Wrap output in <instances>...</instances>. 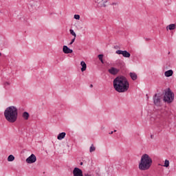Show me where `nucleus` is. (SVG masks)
I'll return each mask as SVG.
<instances>
[{
    "instance_id": "1",
    "label": "nucleus",
    "mask_w": 176,
    "mask_h": 176,
    "mask_svg": "<svg viewBox=\"0 0 176 176\" xmlns=\"http://www.w3.org/2000/svg\"><path fill=\"white\" fill-rule=\"evenodd\" d=\"M115 90L118 93H126L130 87V83L127 78L124 76H118L113 81Z\"/></svg>"
},
{
    "instance_id": "2",
    "label": "nucleus",
    "mask_w": 176,
    "mask_h": 176,
    "mask_svg": "<svg viewBox=\"0 0 176 176\" xmlns=\"http://www.w3.org/2000/svg\"><path fill=\"white\" fill-rule=\"evenodd\" d=\"M4 117L9 123L16 122L17 121V118H19V111L17 110V107L14 106L7 107L4 111Z\"/></svg>"
},
{
    "instance_id": "3",
    "label": "nucleus",
    "mask_w": 176,
    "mask_h": 176,
    "mask_svg": "<svg viewBox=\"0 0 176 176\" xmlns=\"http://www.w3.org/2000/svg\"><path fill=\"white\" fill-rule=\"evenodd\" d=\"M153 160L148 154H143L139 161L138 168L140 171H148L152 167Z\"/></svg>"
},
{
    "instance_id": "4",
    "label": "nucleus",
    "mask_w": 176,
    "mask_h": 176,
    "mask_svg": "<svg viewBox=\"0 0 176 176\" xmlns=\"http://www.w3.org/2000/svg\"><path fill=\"white\" fill-rule=\"evenodd\" d=\"M163 100L165 102H168V104H171L174 101V93L171 91L170 88L165 91Z\"/></svg>"
},
{
    "instance_id": "5",
    "label": "nucleus",
    "mask_w": 176,
    "mask_h": 176,
    "mask_svg": "<svg viewBox=\"0 0 176 176\" xmlns=\"http://www.w3.org/2000/svg\"><path fill=\"white\" fill-rule=\"evenodd\" d=\"M153 101H154L155 105H157V107H159V105L162 104V95L159 94H155L153 98Z\"/></svg>"
},
{
    "instance_id": "6",
    "label": "nucleus",
    "mask_w": 176,
    "mask_h": 176,
    "mask_svg": "<svg viewBox=\"0 0 176 176\" xmlns=\"http://www.w3.org/2000/svg\"><path fill=\"white\" fill-rule=\"evenodd\" d=\"M35 162H36V156L34 154H32L26 159V163H28V164H32V163H35Z\"/></svg>"
},
{
    "instance_id": "7",
    "label": "nucleus",
    "mask_w": 176,
    "mask_h": 176,
    "mask_svg": "<svg viewBox=\"0 0 176 176\" xmlns=\"http://www.w3.org/2000/svg\"><path fill=\"white\" fill-rule=\"evenodd\" d=\"M96 3H98V6L99 8H107L108 3V0H102L99 1L98 0H96Z\"/></svg>"
},
{
    "instance_id": "8",
    "label": "nucleus",
    "mask_w": 176,
    "mask_h": 176,
    "mask_svg": "<svg viewBox=\"0 0 176 176\" xmlns=\"http://www.w3.org/2000/svg\"><path fill=\"white\" fill-rule=\"evenodd\" d=\"M116 54H122V55L123 56V57H125V58H129L131 56V54H130L129 53V52H127V51H126V50H124V51L117 50V51L116 52Z\"/></svg>"
},
{
    "instance_id": "9",
    "label": "nucleus",
    "mask_w": 176,
    "mask_h": 176,
    "mask_svg": "<svg viewBox=\"0 0 176 176\" xmlns=\"http://www.w3.org/2000/svg\"><path fill=\"white\" fill-rule=\"evenodd\" d=\"M74 176H83V171L79 168H74L73 170Z\"/></svg>"
},
{
    "instance_id": "10",
    "label": "nucleus",
    "mask_w": 176,
    "mask_h": 176,
    "mask_svg": "<svg viewBox=\"0 0 176 176\" xmlns=\"http://www.w3.org/2000/svg\"><path fill=\"white\" fill-rule=\"evenodd\" d=\"M120 71V70L119 69L111 67L110 69H109L108 72L110 73L111 75H118Z\"/></svg>"
},
{
    "instance_id": "11",
    "label": "nucleus",
    "mask_w": 176,
    "mask_h": 176,
    "mask_svg": "<svg viewBox=\"0 0 176 176\" xmlns=\"http://www.w3.org/2000/svg\"><path fill=\"white\" fill-rule=\"evenodd\" d=\"M63 52L65 53V54H71V53L74 52V50H71L67 45H63Z\"/></svg>"
},
{
    "instance_id": "12",
    "label": "nucleus",
    "mask_w": 176,
    "mask_h": 176,
    "mask_svg": "<svg viewBox=\"0 0 176 176\" xmlns=\"http://www.w3.org/2000/svg\"><path fill=\"white\" fill-rule=\"evenodd\" d=\"M80 65L82 67L81 72H85V71H86V69H87V65H86V63L82 60L80 62Z\"/></svg>"
},
{
    "instance_id": "13",
    "label": "nucleus",
    "mask_w": 176,
    "mask_h": 176,
    "mask_svg": "<svg viewBox=\"0 0 176 176\" xmlns=\"http://www.w3.org/2000/svg\"><path fill=\"white\" fill-rule=\"evenodd\" d=\"M175 29H176L175 23H171L166 27L167 31H168V30L169 31H173V30H175Z\"/></svg>"
},
{
    "instance_id": "14",
    "label": "nucleus",
    "mask_w": 176,
    "mask_h": 176,
    "mask_svg": "<svg viewBox=\"0 0 176 176\" xmlns=\"http://www.w3.org/2000/svg\"><path fill=\"white\" fill-rule=\"evenodd\" d=\"M174 74V72L173 70L170 69L164 72V76L166 78H170V76H173V74Z\"/></svg>"
},
{
    "instance_id": "15",
    "label": "nucleus",
    "mask_w": 176,
    "mask_h": 176,
    "mask_svg": "<svg viewBox=\"0 0 176 176\" xmlns=\"http://www.w3.org/2000/svg\"><path fill=\"white\" fill-rule=\"evenodd\" d=\"M65 135H67V133H65V132H62L58 135L57 138L61 141V140H64V138H65Z\"/></svg>"
},
{
    "instance_id": "16",
    "label": "nucleus",
    "mask_w": 176,
    "mask_h": 176,
    "mask_svg": "<svg viewBox=\"0 0 176 176\" xmlns=\"http://www.w3.org/2000/svg\"><path fill=\"white\" fill-rule=\"evenodd\" d=\"M22 118L24 119V120H28L30 119V113L27 111H24L22 113Z\"/></svg>"
},
{
    "instance_id": "17",
    "label": "nucleus",
    "mask_w": 176,
    "mask_h": 176,
    "mask_svg": "<svg viewBox=\"0 0 176 176\" xmlns=\"http://www.w3.org/2000/svg\"><path fill=\"white\" fill-rule=\"evenodd\" d=\"M131 78L132 79V80H137L138 76H137V74L134 73V72H131L129 74Z\"/></svg>"
},
{
    "instance_id": "18",
    "label": "nucleus",
    "mask_w": 176,
    "mask_h": 176,
    "mask_svg": "<svg viewBox=\"0 0 176 176\" xmlns=\"http://www.w3.org/2000/svg\"><path fill=\"white\" fill-rule=\"evenodd\" d=\"M3 87L6 89V90H9L10 88V82L6 81L3 82Z\"/></svg>"
},
{
    "instance_id": "19",
    "label": "nucleus",
    "mask_w": 176,
    "mask_h": 176,
    "mask_svg": "<svg viewBox=\"0 0 176 176\" xmlns=\"http://www.w3.org/2000/svg\"><path fill=\"white\" fill-rule=\"evenodd\" d=\"M14 160V155H10L8 157V162H13Z\"/></svg>"
},
{
    "instance_id": "20",
    "label": "nucleus",
    "mask_w": 176,
    "mask_h": 176,
    "mask_svg": "<svg viewBox=\"0 0 176 176\" xmlns=\"http://www.w3.org/2000/svg\"><path fill=\"white\" fill-rule=\"evenodd\" d=\"M96 151V147L94 146V144H91V146L89 148V152L91 153L92 152H94Z\"/></svg>"
},
{
    "instance_id": "21",
    "label": "nucleus",
    "mask_w": 176,
    "mask_h": 176,
    "mask_svg": "<svg viewBox=\"0 0 176 176\" xmlns=\"http://www.w3.org/2000/svg\"><path fill=\"white\" fill-rule=\"evenodd\" d=\"M69 32L71 34V35H72L73 36H74V38H76V33H75V32L74 31V30L70 29L69 30Z\"/></svg>"
},
{
    "instance_id": "22",
    "label": "nucleus",
    "mask_w": 176,
    "mask_h": 176,
    "mask_svg": "<svg viewBox=\"0 0 176 176\" xmlns=\"http://www.w3.org/2000/svg\"><path fill=\"white\" fill-rule=\"evenodd\" d=\"M98 57L100 61H101L102 64H104V60H102V58H103V57H104V55H102V54H99V55L98 56Z\"/></svg>"
},
{
    "instance_id": "23",
    "label": "nucleus",
    "mask_w": 176,
    "mask_h": 176,
    "mask_svg": "<svg viewBox=\"0 0 176 176\" xmlns=\"http://www.w3.org/2000/svg\"><path fill=\"white\" fill-rule=\"evenodd\" d=\"M170 166V161L168 160H165L164 165H163L164 167H168Z\"/></svg>"
},
{
    "instance_id": "24",
    "label": "nucleus",
    "mask_w": 176,
    "mask_h": 176,
    "mask_svg": "<svg viewBox=\"0 0 176 176\" xmlns=\"http://www.w3.org/2000/svg\"><path fill=\"white\" fill-rule=\"evenodd\" d=\"M74 19H75L76 20H80V15H79V14H74Z\"/></svg>"
},
{
    "instance_id": "25",
    "label": "nucleus",
    "mask_w": 176,
    "mask_h": 176,
    "mask_svg": "<svg viewBox=\"0 0 176 176\" xmlns=\"http://www.w3.org/2000/svg\"><path fill=\"white\" fill-rule=\"evenodd\" d=\"M111 6H119V3L118 2H113L111 3Z\"/></svg>"
},
{
    "instance_id": "26",
    "label": "nucleus",
    "mask_w": 176,
    "mask_h": 176,
    "mask_svg": "<svg viewBox=\"0 0 176 176\" xmlns=\"http://www.w3.org/2000/svg\"><path fill=\"white\" fill-rule=\"evenodd\" d=\"M75 39H76V38H74L73 39H72L71 42L69 43V45H72V43H74V42H75Z\"/></svg>"
},
{
    "instance_id": "27",
    "label": "nucleus",
    "mask_w": 176,
    "mask_h": 176,
    "mask_svg": "<svg viewBox=\"0 0 176 176\" xmlns=\"http://www.w3.org/2000/svg\"><path fill=\"white\" fill-rule=\"evenodd\" d=\"M84 176H91V175H90V174H89V173H85V174L84 175Z\"/></svg>"
},
{
    "instance_id": "28",
    "label": "nucleus",
    "mask_w": 176,
    "mask_h": 176,
    "mask_svg": "<svg viewBox=\"0 0 176 176\" xmlns=\"http://www.w3.org/2000/svg\"><path fill=\"white\" fill-rule=\"evenodd\" d=\"M109 134H113V131L110 132Z\"/></svg>"
},
{
    "instance_id": "29",
    "label": "nucleus",
    "mask_w": 176,
    "mask_h": 176,
    "mask_svg": "<svg viewBox=\"0 0 176 176\" xmlns=\"http://www.w3.org/2000/svg\"><path fill=\"white\" fill-rule=\"evenodd\" d=\"M0 57H2V53L0 52Z\"/></svg>"
},
{
    "instance_id": "30",
    "label": "nucleus",
    "mask_w": 176,
    "mask_h": 176,
    "mask_svg": "<svg viewBox=\"0 0 176 176\" xmlns=\"http://www.w3.org/2000/svg\"><path fill=\"white\" fill-rule=\"evenodd\" d=\"M90 87H93V85L91 84V85H90Z\"/></svg>"
},
{
    "instance_id": "31",
    "label": "nucleus",
    "mask_w": 176,
    "mask_h": 176,
    "mask_svg": "<svg viewBox=\"0 0 176 176\" xmlns=\"http://www.w3.org/2000/svg\"><path fill=\"white\" fill-rule=\"evenodd\" d=\"M82 164H83V162H81V163H80V165H81V166H82Z\"/></svg>"
},
{
    "instance_id": "32",
    "label": "nucleus",
    "mask_w": 176,
    "mask_h": 176,
    "mask_svg": "<svg viewBox=\"0 0 176 176\" xmlns=\"http://www.w3.org/2000/svg\"><path fill=\"white\" fill-rule=\"evenodd\" d=\"M114 133H116V130H114Z\"/></svg>"
}]
</instances>
